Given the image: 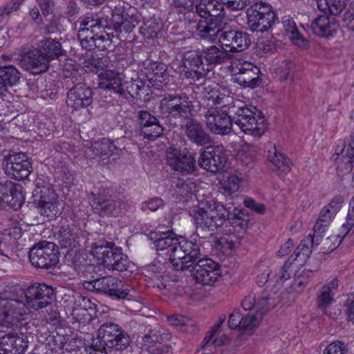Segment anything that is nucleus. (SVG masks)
Segmentation results:
<instances>
[{
	"label": "nucleus",
	"mask_w": 354,
	"mask_h": 354,
	"mask_svg": "<svg viewBox=\"0 0 354 354\" xmlns=\"http://www.w3.org/2000/svg\"><path fill=\"white\" fill-rule=\"evenodd\" d=\"M29 328H19V333H10L3 336V346L4 353L24 354L29 344L27 333Z\"/></svg>",
	"instance_id": "a878e982"
},
{
	"label": "nucleus",
	"mask_w": 354,
	"mask_h": 354,
	"mask_svg": "<svg viewBox=\"0 0 354 354\" xmlns=\"http://www.w3.org/2000/svg\"><path fill=\"white\" fill-rule=\"evenodd\" d=\"M235 71L234 81L244 88H255L262 83L260 68L251 62H243L238 64L234 63Z\"/></svg>",
	"instance_id": "a211bd4d"
},
{
	"label": "nucleus",
	"mask_w": 354,
	"mask_h": 354,
	"mask_svg": "<svg viewBox=\"0 0 354 354\" xmlns=\"http://www.w3.org/2000/svg\"><path fill=\"white\" fill-rule=\"evenodd\" d=\"M224 47L225 46H223L218 47L213 45L203 50L205 65L207 66L202 70V72H199V73H207L215 66L226 63L232 59V55L230 54L227 49Z\"/></svg>",
	"instance_id": "7c9ffc66"
},
{
	"label": "nucleus",
	"mask_w": 354,
	"mask_h": 354,
	"mask_svg": "<svg viewBox=\"0 0 354 354\" xmlns=\"http://www.w3.org/2000/svg\"><path fill=\"white\" fill-rule=\"evenodd\" d=\"M160 29V24L156 20H149L140 26V32L145 38L150 39L156 37Z\"/></svg>",
	"instance_id": "de8ad7c7"
},
{
	"label": "nucleus",
	"mask_w": 354,
	"mask_h": 354,
	"mask_svg": "<svg viewBox=\"0 0 354 354\" xmlns=\"http://www.w3.org/2000/svg\"><path fill=\"white\" fill-rule=\"evenodd\" d=\"M292 64L288 60H284L281 66L279 79L281 81H293V73L291 70Z\"/></svg>",
	"instance_id": "338daca9"
},
{
	"label": "nucleus",
	"mask_w": 354,
	"mask_h": 354,
	"mask_svg": "<svg viewBox=\"0 0 354 354\" xmlns=\"http://www.w3.org/2000/svg\"><path fill=\"white\" fill-rule=\"evenodd\" d=\"M348 0H317V8L325 14L339 15L346 7Z\"/></svg>",
	"instance_id": "79ce46f5"
},
{
	"label": "nucleus",
	"mask_w": 354,
	"mask_h": 354,
	"mask_svg": "<svg viewBox=\"0 0 354 354\" xmlns=\"http://www.w3.org/2000/svg\"><path fill=\"white\" fill-rule=\"evenodd\" d=\"M27 306L33 310H39L51 304L55 297L54 289L44 283H35L24 291Z\"/></svg>",
	"instance_id": "f3484780"
},
{
	"label": "nucleus",
	"mask_w": 354,
	"mask_h": 354,
	"mask_svg": "<svg viewBox=\"0 0 354 354\" xmlns=\"http://www.w3.org/2000/svg\"><path fill=\"white\" fill-rule=\"evenodd\" d=\"M5 172L16 180H21L28 178L32 171V165L30 160L23 162L15 166L6 165L3 167Z\"/></svg>",
	"instance_id": "a19ab883"
},
{
	"label": "nucleus",
	"mask_w": 354,
	"mask_h": 354,
	"mask_svg": "<svg viewBox=\"0 0 354 354\" xmlns=\"http://www.w3.org/2000/svg\"><path fill=\"white\" fill-rule=\"evenodd\" d=\"M315 245V242L311 237V234H308L303 239L299 245L297 246L295 253L289 257L284 263L282 267L275 273L274 277L278 283H282L285 281L290 279L292 274L291 266L295 261H298L299 265L305 263L310 257L312 253V249Z\"/></svg>",
	"instance_id": "f8f14e48"
},
{
	"label": "nucleus",
	"mask_w": 354,
	"mask_h": 354,
	"mask_svg": "<svg viewBox=\"0 0 354 354\" xmlns=\"http://www.w3.org/2000/svg\"><path fill=\"white\" fill-rule=\"evenodd\" d=\"M168 278V276L162 274V277L154 278L149 281L148 283L150 286L156 288L160 291L167 290L171 285Z\"/></svg>",
	"instance_id": "0e129e2a"
},
{
	"label": "nucleus",
	"mask_w": 354,
	"mask_h": 354,
	"mask_svg": "<svg viewBox=\"0 0 354 354\" xmlns=\"http://www.w3.org/2000/svg\"><path fill=\"white\" fill-rule=\"evenodd\" d=\"M191 267L192 277L203 286H212L221 274L220 265L209 258L197 259Z\"/></svg>",
	"instance_id": "ddd939ff"
},
{
	"label": "nucleus",
	"mask_w": 354,
	"mask_h": 354,
	"mask_svg": "<svg viewBox=\"0 0 354 354\" xmlns=\"http://www.w3.org/2000/svg\"><path fill=\"white\" fill-rule=\"evenodd\" d=\"M20 64L25 71L35 75L46 72L49 67L46 57L37 48L24 53L21 55Z\"/></svg>",
	"instance_id": "bb28decb"
},
{
	"label": "nucleus",
	"mask_w": 354,
	"mask_h": 354,
	"mask_svg": "<svg viewBox=\"0 0 354 354\" xmlns=\"http://www.w3.org/2000/svg\"><path fill=\"white\" fill-rule=\"evenodd\" d=\"M344 21L349 30L354 31V0L351 2L348 10L344 15Z\"/></svg>",
	"instance_id": "774afa93"
},
{
	"label": "nucleus",
	"mask_w": 354,
	"mask_h": 354,
	"mask_svg": "<svg viewBox=\"0 0 354 354\" xmlns=\"http://www.w3.org/2000/svg\"><path fill=\"white\" fill-rule=\"evenodd\" d=\"M98 337L106 345L115 348L117 351L127 349L131 344L128 333L113 322H106L98 329Z\"/></svg>",
	"instance_id": "2eb2a0df"
},
{
	"label": "nucleus",
	"mask_w": 354,
	"mask_h": 354,
	"mask_svg": "<svg viewBox=\"0 0 354 354\" xmlns=\"http://www.w3.org/2000/svg\"><path fill=\"white\" fill-rule=\"evenodd\" d=\"M327 287H322L317 295V306L320 309H325L333 301L334 292H328Z\"/></svg>",
	"instance_id": "864d4df0"
},
{
	"label": "nucleus",
	"mask_w": 354,
	"mask_h": 354,
	"mask_svg": "<svg viewBox=\"0 0 354 354\" xmlns=\"http://www.w3.org/2000/svg\"><path fill=\"white\" fill-rule=\"evenodd\" d=\"M28 156L22 152L13 153L6 156L3 161V167L6 165L9 166H15L17 164H21L23 162L28 161Z\"/></svg>",
	"instance_id": "680f3d73"
},
{
	"label": "nucleus",
	"mask_w": 354,
	"mask_h": 354,
	"mask_svg": "<svg viewBox=\"0 0 354 354\" xmlns=\"http://www.w3.org/2000/svg\"><path fill=\"white\" fill-rule=\"evenodd\" d=\"M39 341L48 351L59 354L68 353L72 350L71 345L67 342L65 335L56 331H46L38 335Z\"/></svg>",
	"instance_id": "c85d7f7f"
},
{
	"label": "nucleus",
	"mask_w": 354,
	"mask_h": 354,
	"mask_svg": "<svg viewBox=\"0 0 354 354\" xmlns=\"http://www.w3.org/2000/svg\"><path fill=\"white\" fill-rule=\"evenodd\" d=\"M218 29L215 35L205 40L214 42L218 39L229 53L243 52L252 44V35L245 31L236 28H224L223 25Z\"/></svg>",
	"instance_id": "9d476101"
},
{
	"label": "nucleus",
	"mask_w": 354,
	"mask_h": 354,
	"mask_svg": "<svg viewBox=\"0 0 354 354\" xmlns=\"http://www.w3.org/2000/svg\"><path fill=\"white\" fill-rule=\"evenodd\" d=\"M149 85L146 86L145 81L138 78L132 80L127 83L125 91L127 92L132 97L141 98L146 93L148 90Z\"/></svg>",
	"instance_id": "49530a36"
},
{
	"label": "nucleus",
	"mask_w": 354,
	"mask_h": 354,
	"mask_svg": "<svg viewBox=\"0 0 354 354\" xmlns=\"http://www.w3.org/2000/svg\"><path fill=\"white\" fill-rule=\"evenodd\" d=\"M235 230H244L247 226V221L240 216L236 212H231L227 209V214H225V222L227 221Z\"/></svg>",
	"instance_id": "603ef678"
},
{
	"label": "nucleus",
	"mask_w": 354,
	"mask_h": 354,
	"mask_svg": "<svg viewBox=\"0 0 354 354\" xmlns=\"http://www.w3.org/2000/svg\"><path fill=\"white\" fill-rule=\"evenodd\" d=\"M99 77L100 78V88L111 91L119 96L126 97V91L123 87L122 77L119 73L106 70L101 73Z\"/></svg>",
	"instance_id": "72a5a7b5"
},
{
	"label": "nucleus",
	"mask_w": 354,
	"mask_h": 354,
	"mask_svg": "<svg viewBox=\"0 0 354 354\" xmlns=\"http://www.w3.org/2000/svg\"><path fill=\"white\" fill-rule=\"evenodd\" d=\"M268 159L281 174H287L291 170V161L285 154L278 151L275 145H271L268 150Z\"/></svg>",
	"instance_id": "58836bf2"
},
{
	"label": "nucleus",
	"mask_w": 354,
	"mask_h": 354,
	"mask_svg": "<svg viewBox=\"0 0 354 354\" xmlns=\"http://www.w3.org/2000/svg\"><path fill=\"white\" fill-rule=\"evenodd\" d=\"M31 264L40 269H53L59 261L58 247L53 242L42 241L32 247L28 253Z\"/></svg>",
	"instance_id": "9b49d317"
},
{
	"label": "nucleus",
	"mask_w": 354,
	"mask_h": 354,
	"mask_svg": "<svg viewBox=\"0 0 354 354\" xmlns=\"http://www.w3.org/2000/svg\"><path fill=\"white\" fill-rule=\"evenodd\" d=\"M225 214H227V208L223 204L218 203L214 209L205 210L198 208L194 217L196 236L199 240L212 239V245L218 250H223L225 245H231L225 238L218 239L213 237L214 232L225 223Z\"/></svg>",
	"instance_id": "f03ea898"
},
{
	"label": "nucleus",
	"mask_w": 354,
	"mask_h": 354,
	"mask_svg": "<svg viewBox=\"0 0 354 354\" xmlns=\"http://www.w3.org/2000/svg\"><path fill=\"white\" fill-rule=\"evenodd\" d=\"M203 104L206 103L205 122L209 131L221 136L229 135L232 131L230 95L211 90L204 95Z\"/></svg>",
	"instance_id": "f257e3e1"
},
{
	"label": "nucleus",
	"mask_w": 354,
	"mask_h": 354,
	"mask_svg": "<svg viewBox=\"0 0 354 354\" xmlns=\"http://www.w3.org/2000/svg\"><path fill=\"white\" fill-rule=\"evenodd\" d=\"M328 225L329 224L328 223H324L317 220L313 227V234H311V237L315 242V245H319L325 234Z\"/></svg>",
	"instance_id": "13d9d810"
},
{
	"label": "nucleus",
	"mask_w": 354,
	"mask_h": 354,
	"mask_svg": "<svg viewBox=\"0 0 354 354\" xmlns=\"http://www.w3.org/2000/svg\"><path fill=\"white\" fill-rule=\"evenodd\" d=\"M256 310L263 315L266 311L272 308L277 304V301L274 298L271 297L270 294L263 291L261 295L256 297Z\"/></svg>",
	"instance_id": "a18cd8bd"
},
{
	"label": "nucleus",
	"mask_w": 354,
	"mask_h": 354,
	"mask_svg": "<svg viewBox=\"0 0 354 354\" xmlns=\"http://www.w3.org/2000/svg\"><path fill=\"white\" fill-rule=\"evenodd\" d=\"M84 30H80L78 33V39L83 48L91 50L95 48V43L94 41V32H90L84 36Z\"/></svg>",
	"instance_id": "bf43d9fd"
},
{
	"label": "nucleus",
	"mask_w": 354,
	"mask_h": 354,
	"mask_svg": "<svg viewBox=\"0 0 354 354\" xmlns=\"http://www.w3.org/2000/svg\"><path fill=\"white\" fill-rule=\"evenodd\" d=\"M80 30H84V33L91 30V32H95V28H100L101 24L98 20L92 17H85L80 21Z\"/></svg>",
	"instance_id": "69168bd1"
},
{
	"label": "nucleus",
	"mask_w": 354,
	"mask_h": 354,
	"mask_svg": "<svg viewBox=\"0 0 354 354\" xmlns=\"http://www.w3.org/2000/svg\"><path fill=\"white\" fill-rule=\"evenodd\" d=\"M84 289L98 293H104L115 299H129L130 290L118 278L112 276L96 277L83 281Z\"/></svg>",
	"instance_id": "423d86ee"
},
{
	"label": "nucleus",
	"mask_w": 354,
	"mask_h": 354,
	"mask_svg": "<svg viewBox=\"0 0 354 354\" xmlns=\"http://www.w3.org/2000/svg\"><path fill=\"white\" fill-rule=\"evenodd\" d=\"M112 20L117 37L123 31H131L140 21L136 8L129 6L116 7L112 12Z\"/></svg>",
	"instance_id": "6ab92c4d"
},
{
	"label": "nucleus",
	"mask_w": 354,
	"mask_h": 354,
	"mask_svg": "<svg viewBox=\"0 0 354 354\" xmlns=\"http://www.w3.org/2000/svg\"><path fill=\"white\" fill-rule=\"evenodd\" d=\"M93 102V91L86 84L79 83L67 93L66 104L74 110H80L91 105Z\"/></svg>",
	"instance_id": "393cba45"
},
{
	"label": "nucleus",
	"mask_w": 354,
	"mask_h": 354,
	"mask_svg": "<svg viewBox=\"0 0 354 354\" xmlns=\"http://www.w3.org/2000/svg\"><path fill=\"white\" fill-rule=\"evenodd\" d=\"M319 15L311 23V30L314 35L319 37H333L338 29V24L335 17Z\"/></svg>",
	"instance_id": "473e14b6"
},
{
	"label": "nucleus",
	"mask_w": 354,
	"mask_h": 354,
	"mask_svg": "<svg viewBox=\"0 0 354 354\" xmlns=\"http://www.w3.org/2000/svg\"><path fill=\"white\" fill-rule=\"evenodd\" d=\"M346 345L341 341H335L325 348L324 354H346Z\"/></svg>",
	"instance_id": "052dcab7"
},
{
	"label": "nucleus",
	"mask_w": 354,
	"mask_h": 354,
	"mask_svg": "<svg viewBox=\"0 0 354 354\" xmlns=\"http://www.w3.org/2000/svg\"><path fill=\"white\" fill-rule=\"evenodd\" d=\"M183 130L187 139L197 146H204L212 142L211 136L206 131L203 124L195 118L188 119Z\"/></svg>",
	"instance_id": "c756f323"
},
{
	"label": "nucleus",
	"mask_w": 354,
	"mask_h": 354,
	"mask_svg": "<svg viewBox=\"0 0 354 354\" xmlns=\"http://www.w3.org/2000/svg\"><path fill=\"white\" fill-rule=\"evenodd\" d=\"M90 204L94 212L101 216L117 215L120 212L119 200L105 191L97 194L92 192Z\"/></svg>",
	"instance_id": "b1692460"
},
{
	"label": "nucleus",
	"mask_w": 354,
	"mask_h": 354,
	"mask_svg": "<svg viewBox=\"0 0 354 354\" xmlns=\"http://www.w3.org/2000/svg\"><path fill=\"white\" fill-rule=\"evenodd\" d=\"M21 78V73L13 65L7 64L0 66V80L6 87H12Z\"/></svg>",
	"instance_id": "ea45409f"
},
{
	"label": "nucleus",
	"mask_w": 354,
	"mask_h": 354,
	"mask_svg": "<svg viewBox=\"0 0 354 354\" xmlns=\"http://www.w3.org/2000/svg\"><path fill=\"white\" fill-rule=\"evenodd\" d=\"M168 1L173 7L178 9V12L183 13L192 10L195 0H168Z\"/></svg>",
	"instance_id": "e2e57ef3"
},
{
	"label": "nucleus",
	"mask_w": 354,
	"mask_h": 354,
	"mask_svg": "<svg viewBox=\"0 0 354 354\" xmlns=\"http://www.w3.org/2000/svg\"><path fill=\"white\" fill-rule=\"evenodd\" d=\"M28 306L22 299L11 300L1 304L0 309V326L6 328H30L26 319Z\"/></svg>",
	"instance_id": "1a4fd4ad"
},
{
	"label": "nucleus",
	"mask_w": 354,
	"mask_h": 354,
	"mask_svg": "<svg viewBox=\"0 0 354 354\" xmlns=\"http://www.w3.org/2000/svg\"><path fill=\"white\" fill-rule=\"evenodd\" d=\"M113 148H115L114 145L107 139H102L93 145V151L95 155L103 159L111 154Z\"/></svg>",
	"instance_id": "09e8293b"
},
{
	"label": "nucleus",
	"mask_w": 354,
	"mask_h": 354,
	"mask_svg": "<svg viewBox=\"0 0 354 354\" xmlns=\"http://www.w3.org/2000/svg\"><path fill=\"white\" fill-rule=\"evenodd\" d=\"M160 106L175 119L187 120L192 116L193 104L185 93L169 95L161 100Z\"/></svg>",
	"instance_id": "4468645a"
},
{
	"label": "nucleus",
	"mask_w": 354,
	"mask_h": 354,
	"mask_svg": "<svg viewBox=\"0 0 354 354\" xmlns=\"http://www.w3.org/2000/svg\"><path fill=\"white\" fill-rule=\"evenodd\" d=\"M227 162V154L223 146L209 147V151H203L199 158V166L212 173L223 170Z\"/></svg>",
	"instance_id": "5701e85b"
},
{
	"label": "nucleus",
	"mask_w": 354,
	"mask_h": 354,
	"mask_svg": "<svg viewBox=\"0 0 354 354\" xmlns=\"http://www.w3.org/2000/svg\"><path fill=\"white\" fill-rule=\"evenodd\" d=\"M146 75L151 86L157 89H162L167 84L169 74L167 66L162 62L147 59L143 62Z\"/></svg>",
	"instance_id": "cd10ccee"
},
{
	"label": "nucleus",
	"mask_w": 354,
	"mask_h": 354,
	"mask_svg": "<svg viewBox=\"0 0 354 354\" xmlns=\"http://www.w3.org/2000/svg\"><path fill=\"white\" fill-rule=\"evenodd\" d=\"M172 230L167 232H156L150 234V239L158 252H162L164 254L169 255L173 247L179 239L175 237Z\"/></svg>",
	"instance_id": "f704fd0d"
},
{
	"label": "nucleus",
	"mask_w": 354,
	"mask_h": 354,
	"mask_svg": "<svg viewBox=\"0 0 354 354\" xmlns=\"http://www.w3.org/2000/svg\"><path fill=\"white\" fill-rule=\"evenodd\" d=\"M33 194V203L41 214L50 218L57 215V196L53 189L47 187H37L34 190Z\"/></svg>",
	"instance_id": "aec40b11"
},
{
	"label": "nucleus",
	"mask_w": 354,
	"mask_h": 354,
	"mask_svg": "<svg viewBox=\"0 0 354 354\" xmlns=\"http://www.w3.org/2000/svg\"><path fill=\"white\" fill-rule=\"evenodd\" d=\"M164 266L160 261H153L143 268L144 275L149 279V281L159 277L163 274Z\"/></svg>",
	"instance_id": "8fccbe9b"
},
{
	"label": "nucleus",
	"mask_w": 354,
	"mask_h": 354,
	"mask_svg": "<svg viewBox=\"0 0 354 354\" xmlns=\"http://www.w3.org/2000/svg\"><path fill=\"white\" fill-rule=\"evenodd\" d=\"M281 23L287 35L295 45L304 49L309 47V41L299 31L292 17L285 15L281 19Z\"/></svg>",
	"instance_id": "e433bc0d"
},
{
	"label": "nucleus",
	"mask_w": 354,
	"mask_h": 354,
	"mask_svg": "<svg viewBox=\"0 0 354 354\" xmlns=\"http://www.w3.org/2000/svg\"><path fill=\"white\" fill-rule=\"evenodd\" d=\"M25 201L22 187L11 181L0 183V209H17Z\"/></svg>",
	"instance_id": "412c9836"
},
{
	"label": "nucleus",
	"mask_w": 354,
	"mask_h": 354,
	"mask_svg": "<svg viewBox=\"0 0 354 354\" xmlns=\"http://www.w3.org/2000/svg\"><path fill=\"white\" fill-rule=\"evenodd\" d=\"M196 12L200 17L196 33L203 39L215 35L226 16L223 3L217 0H200L196 5Z\"/></svg>",
	"instance_id": "7ed1b4c3"
},
{
	"label": "nucleus",
	"mask_w": 354,
	"mask_h": 354,
	"mask_svg": "<svg viewBox=\"0 0 354 354\" xmlns=\"http://www.w3.org/2000/svg\"><path fill=\"white\" fill-rule=\"evenodd\" d=\"M137 120L140 136L144 139L155 140L163 134L164 128L158 119L146 110H140L137 113Z\"/></svg>",
	"instance_id": "4be33fe9"
},
{
	"label": "nucleus",
	"mask_w": 354,
	"mask_h": 354,
	"mask_svg": "<svg viewBox=\"0 0 354 354\" xmlns=\"http://www.w3.org/2000/svg\"><path fill=\"white\" fill-rule=\"evenodd\" d=\"M141 338L142 348L149 349L158 347L160 350L161 344L167 338V335L164 332V328L156 324L153 327L147 328L145 335Z\"/></svg>",
	"instance_id": "c9c22d12"
},
{
	"label": "nucleus",
	"mask_w": 354,
	"mask_h": 354,
	"mask_svg": "<svg viewBox=\"0 0 354 354\" xmlns=\"http://www.w3.org/2000/svg\"><path fill=\"white\" fill-rule=\"evenodd\" d=\"M91 254L99 265H102L109 270L118 272H132L133 267L128 256L124 254L121 248L113 242L101 240L96 242L91 250Z\"/></svg>",
	"instance_id": "20e7f679"
},
{
	"label": "nucleus",
	"mask_w": 354,
	"mask_h": 354,
	"mask_svg": "<svg viewBox=\"0 0 354 354\" xmlns=\"http://www.w3.org/2000/svg\"><path fill=\"white\" fill-rule=\"evenodd\" d=\"M199 244L196 239L187 240L180 237L169 255L174 268L183 271L190 268L201 255Z\"/></svg>",
	"instance_id": "0eeeda50"
},
{
	"label": "nucleus",
	"mask_w": 354,
	"mask_h": 354,
	"mask_svg": "<svg viewBox=\"0 0 354 354\" xmlns=\"http://www.w3.org/2000/svg\"><path fill=\"white\" fill-rule=\"evenodd\" d=\"M165 205L163 200L160 197H153L147 199L141 204V209L143 211L150 210L156 212L162 209Z\"/></svg>",
	"instance_id": "4d7b16f0"
},
{
	"label": "nucleus",
	"mask_w": 354,
	"mask_h": 354,
	"mask_svg": "<svg viewBox=\"0 0 354 354\" xmlns=\"http://www.w3.org/2000/svg\"><path fill=\"white\" fill-rule=\"evenodd\" d=\"M166 163L175 171L183 174H193L196 170V160L185 149L170 147L166 151Z\"/></svg>",
	"instance_id": "dca6fc26"
},
{
	"label": "nucleus",
	"mask_w": 354,
	"mask_h": 354,
	"mask_svg": "<svg viewBox=\"0 0 354 354\" xmlns=\"http://www.w3.org/2000/svg\"><path fill=\"white\" fill-rule=\"evenodd\" d=\"M84 66L90 71L103 69L106 66L105 62L102 57L91 55L84 62Z\"/></svg>",
	"instance_id": "5fc2aeb1"
},
{
	"label": "nucleus",
	"mask_w": 354,
	"mask_h": 354,
	"mask_svg": "<svg viewBox=\"0 0 354 354\" xmlns=\"http://www.w3.org/2000/svg\"><path fill=\"white\" fill-rule=\"evenodd\" d=\"M77 236L72 228L62 227L58 233L57 240L62 248L76 247Z\"/></svg>",
	"instance_id": "37998d69"
},
{
	"label": "nucleus",
	"mask_w": 354,
	"mask_h": 354,
	"mask_svg": "<svg viewBox=\"0 0 354 354\" xmlns=\"http://www.w3.org/2000/svg\"><path fill=\"white\" fill-rule=\"evenodd\" d=\"M37 48L44 56L46 57L48 63L51 60L59 59L65 54L62 44L50 37L41 39L38 44Z\"/></svg>",
	"instance_id": "4c0bfd02"
},
{
	"label": "nucleus",
	"mask_w": 354,
	"mask_h": 354,
	"mask_svg": "<svg viewBox=\"0 0 354 354\" xmlns=\"http://www.w3.org/2000/svg\"><path fill=\"white\" fill-rule=\"evenodd\" d=\"M17 287L10 285L0 286V306L11 300L18 299Z\"/></svg>",
	"instance_id": "3c124183"
},
{
	"label": "nucleus",
	"mask_w": 354,
	"mask_h": 354,
	"mask_svg": "<svg viewBox=\"0 0 354 354\" xmlns=\"http://www.w3.org/2000/svg\"><path fill=\"white\" fill-rule=\"evenodd\" d=\"M239 178L236 175H231L223 183V189L227 194L232 195L239 191Z\"/></svg>",
	"instance_id": "6e6d98bb"
},
{
	"label": "nucleus",
	"mask_w": 354,
	"mask_h": 354,
	"mask_svg": "<svg viewBox=\"0 0 354 354\" xmlns=\"http://www.w3.org/2000/svg\"><path fill=\"white\" fill-rule=\"evenodd\" d=\"M230 106L232 124L237 125L244 133L259 138L266 132V120L255 106H236L232 98Z\"/></svg>",
	"instance_id": "39448f33"
},
{
	"label": "nucleus",
	"mask_w": 354,
	"mask_h": 354,
	"mask_svg": "<svg viewBox=\"0 0 354 354\" xmlns=\"http://www.w3.org/2000/svg\"><path fill=\"white\" fill-rule=\"evenodd\" d=\"M247 25L252 32L268 31L277 19L272 7L268 3L257 1L247 9Z\"/></svg>",
	"instance_id": "6e6552de"
},
{
	"label": "nucleus",
	"mask_w": 354,
	"mask_h": 354,
	"mask_svg": "<svg viewBox=\"0 0 354 354\" xmlns=\"http://www.w3.org/2000/svg\"><path fill=\"white\" fill-rule=\"evenodd\" d=\"M205 61L203 50L201 52L191 53L185 59L183 62V72L187 78L199 80L203 77L207 73L201 74L202 70L205 68Z\"/></svg>",
	"instance_id": "2f4dec72"
},
{
	"label": "nucleus",
	"mask_w": 354,
	"mask_h": 354,
	"mask_svg": "<svg viewBox=\"0 0 354 354\" xmlns=\"http://www.w3.org/2000/svg\"><path fill=\"white\" fill-rule=\"evenodd\" d=\"M196 185L190 179L178 178L174 182V190L182 198L187 199L195 192Z\"/></svg>",
	"instance_id": "c03bdc74"
}]
</instances>
